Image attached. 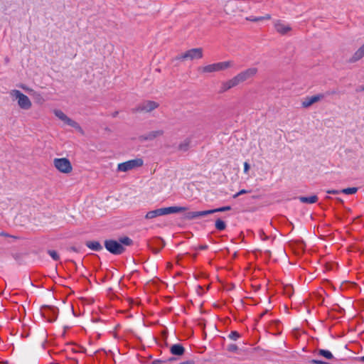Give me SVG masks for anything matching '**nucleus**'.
Returning a JSON list of instances; mask_svg holds the SVG:
<instances>
[{"label": "nucleus", "instance_id": "40", "mask_svg": "<svg viewBox=\"0 0 364 364\" xmlns=\"http://www.w3.org/2000/svg\"><path fill=\"white\" fill-rule=\"evenodd\" d=\"M246 20L247 21H252V22H256V17L249 16V17L246 18Z\"/></svg>", "mask_w": 364, "mask_h": 364}, {"label": "nucleus", "instance_id": "46", "mask_svg": "<svg viewBox=\"0 0 364 364\" xmlns=\"http://www.w3.org/2000/svg\"><path fill=\"white\" fill-rule=\"evenodd\" d=\"M360 360L362 361V362H364V356H362L360 358Z\"/></svg>", "mask_w": 364, "mask_h": 364}, {"label": "nucleus", "instance_id": "25", "mask_svg": "<svg viewBox=\"0 0 364 364\" xmlns=\"http://www.w3.org/2000/svg\"><path fill=\"white\" fill-rule=\"evenodd\" d=\"M215 225V228L218 230H223L226 228L225 223L220 219L216 220Z\"/></svg>", "mask_w": 364, "mask_h": 364}, {"label": "nucleus", "instance_id": "1", "mask_svg": "<svg viewBox=\"0 0 364 364\" xmlns=\"http://www.w3.org/2000/svg\"><path fill=\"white\" fill-rule=\"evenodd\" d=\"M188 208L183 206H172L158 208L154 210L149 211L146 215V219H153L158 216L166 215L173 213H178L186 211Z\"/></svg>", "mask_w": 364, "mask_h": 364}, {"label": "nucleus", "instance_id": "29", "mask_svg": "<svg viewBox=\"0 0 364 364\" xmlns=\"http://www.w3.org/2000/svg\"><path fill=\"white\" fill-rule=\"evenodd\" d=\"M48 254L55 261L60 259L58 252L55 250H48Z\"/></svg>", "mask_w": 364, "mask_h": 364}, {"label": "nucleus", "instance_id": "42", "mask_svg": "<svg viewBox=\"0 0 364 364\" xmlns=\"http://www.w3.org/2000/svg\"><path fill=\"white\" fill-rule=\"evenodd\" d=\"M198 248H199L200 250H205V249H207V248H208V246H207L206 245H200V246H199V247H198Z\"/></svg>", "mask_w": 364, "mask_h": 364}, {"label": "nucleus", "instance_id": "38", "mask_svg": "<svg viewBox=\"0 0 364 364\" xmlns=\"http://www.w3.org/2000/svg\"><path fill=\"white\" fill-rule=\"evenodd\" d=\"M0 235L1 236H4V237H15L14 236H12V235H10L9 234L5 232H0Z\"/></svg>", "mask_w": 364, "mask_h": 364}, {"label": "nucleus", "instance_id": "11", "mask_svg": "<svg viewBox=\"0 0 364 364\" xmlns=\"http://www.w3.org/2000/svg\"><path fill=\"white\" fill-rule=\"evenodd\" d=\"M58 313V309L54 306H43L41 309L42 316L46 318L49 322L55 321Z\"/></svg>", "mask_w": 364, "mask_h": 364}, {"label": "nucleus", "instance_id": "41", "mask_svg": "<svg viewBox=\"0 0 364 364\" xmlns=\"http://www.w3.org/2000/svg\"><path fill=\"white\" fill-rule=\"evenodd\" d=\"M162 363H164V361L161 360H154L152 362V364H161Z\"/></svg>", "mask_w": 364, "mask_h": 364}, {"label": "nucleus", "instance_id": "6", "mask_svg": "<svg viewBox=\"0 0 364 364\" xmlns=\"http://www.w3.org/2000/svg\"><path fill=\"white\" fill-rule=\"evenodd\" d=\"M53 165L58 171L63 173H70L73 170L72 164L67 158L54 159Z\"/></svg>", "mask_w": 364, "mask_h": 364}, {"label": "nucleus", "instance_id": "14", "mask_svg": "<svg viewBox=\"0 0 364 364\" xmlns=\"http://www.w3.org/2000/svg\"><path fill=\"white\" fill-rule=\"evenodd\" d=\"M324 98L323 94H318L316 95L311 96V97H306L301 102V105L303 107H309L313 104L318 102V101L321 100Z\"/></svg>", "mask_w": 364, "mask_h": 364}, {"label": "nucleus", "instance_id": "2", "mask_svg": "<svg viewBox=\"0 0 364 364\" xmlns=\"http://www.w3.org/2000/svg\"><path fill=\"white\" fill-rule=\"evenodd\" d=\"M9 95L12 100L17 102L18 106L21 109L28 110L31 108L32 102L31 100L20 90H11L9 91Z\"/></svg>", "mask_w": 364, "mask_h": 364}, {"label": "nucleus", "instance_id": "36", "mask_svg": "<svg viewBox=\"0 0 364 364\" xmlns=\"http://www.w3.org/2000/svg\"><path fill=\"white\" fill-rule=\"evenodd\" d=\"M250 169V165L247 162L244 163V172L247 173Z\"/></svg>", "mask_w": 364, "mask_h": 364}, {"label": "nucleus", "instance_id": "34", "mask_svg": "<svg viewBox=\"0 0 364 364\" xmlns=\"http://www.w3.org/2000/svg\"><path fill=\"white\" fill-rule=\"evenodd\" d=\"M249 192H250V191H246V190H245V189H242V190H241L240 191H239L238 193H237L236 194H235V195L233 196V198H237L239 196H240V195H242V194H244V193H249Z\"/></svg>", "mask_w": 364, "mask_h": 364}, {"label": "nucleus", "instance_id": "44", "mask_svg": "<svg viewBox=\"0 0 364 364\" xmlns=\"http://www.w3.org/2000/svg\"><path fill=\"white\" fill-rule=\"evenodd\" d=\"M159 252H160V250L153 249V252H154V254H158Z\"/></svg>", "mask_w": 364, "mask_h": 364}, {"label": "nucleus", "instance_id": "15", "mask_svg": "<svg viewBox=\"0 0 364 364\" xmlns=\"http://www.w3.org/2000/svg\"><path fill=\"white\" fill-rule=\"evenodd\" d=\"M364 57V44L362 45L350 58L349 63H354Z\"/></svg>", "mask_w": 364, "mask_h": 364}, {"label": "nucleus", "instance_id": "12", "mask_svg": "<svg viewBox=\"0 0 364 364\" xmlns=\"http://www.w3.org/2000/svg\"><path fill=\"white\" fill-rule=\"evenodd\" d=\"M275 31L281 35H287L291 31V26L282 20H276L274 22Z\"/></svg>", "mask_w": 364, "mask_h": 364}, {"label": "nucleus", "instance_id": "3", "mask_svg": "<svg viewBox=\"0 0 364 364\" xmlns=\"http://www.w3.org/2000/svg\"><path fill=\"white\" fill-rule=\"evenodd\" d=\"M203 56V50L201 48H196L188 50L176 56L175 60L180 62L192 61L201 59Z\"/></svg>", "mask_w": 364, "mask_h": 364}, {"label": "nucleus", "instance_id": "16", "mask_svg": "<svg viewBox=\"0 0 364 364\" xmlns=\"http://www.w3.org/2000/svg\"><path fill=\"white\" fill-rule=\"evenodd\" d=\"M208 215H209L208 210L193 211L186 213L184 218L186 220H193L198 217L206 216Z\"/></svg>", "mask_w": 364, "mask_h": 364}, {"label": "nucleus", "instance_id": "43", "mask_svg": "<svg viewBox=\"0 0 364 364\" xmlns=\"http://www.w3.org/2000/svg\"><path fill=\"white\" fill-rule=\"evenodd\" d=\"M70 250L74 251V252H78V250H77V248L75 247H70Z\"/></svg>", "mask_w": 364, "mask_h": 364}, {"label": "nucleus", "instance_id": "30", "mask_svg": "<svg viewBox=\"0 0 364 364\" xmlns=\"http://www.w3.org/2000/svg\"><path fill=\"white\" fill-rule=\"evenodd\" d=\"M228 337L231 340L236 341L238 338H240V334L237 331H231Z\"/></svg>", "mask_w": 364, "mask_h": 364}, {"label": "nucleus", "instance_id": "33", "mask_svg": "<svg viewBox=\"0 0 364 364\" xmlns=\"http://www.w3.org/2000/svg\"><path fill=\"white\" fill-rule=\"evenodd\" d=\"M34 95H35L36 99L37 100L38 102H44V99L43 98V97L41 96V94L35 93Z\"/></svg>", "mask_w": 364, "mask_h": 364}, {"label": "nucleus", "instance_id": "19", "mask_svg": "<svg viewBox=\"0 0 364 364\" xmlns=\"http://www.w3.org/2000/svg\"><path fill=\"white\" fill-rule=\"evenodd\" d=\"M198 71L201 74L215 73L217 72L215 63L200 67L198 68Z\"/></svg>", "mask_w": 364, "mask_h": 364}, {"label": "nucleus", "instance_id": "17", "mask_svg": "<svg viewBox=\"0 0 364 364\" xmlns=\"http://www.w3.org/2000/svg\"><path fill=\"white\" fill-rule=\"evenodd\" d=\"M164 134V131L163 130H154V131H151V132H148L147 134H146L145 135L142 136L141 138L144 139V140H153L157 137H159V136H161L162 135Z\"/></svg>", "mask_w": 364, "mask_h": 364}, {"label": "nucleus", "instance_id": "35", "mask_svg": "<svg viewBox=\"0 0 364 364\" xmlns=\"http://www.w3.org/2000/svg\"><path fill=\"white\" fill-rule=\"evenodd\" d=\"M310 362L313 364H327L326 362L319 360H311Z\"/></svg>", "mask_w": 364, "mask_h": 364}, {"label": "nucleus", "instance_id": "4", "mask_svg": "<svg viewBox=\"0 0 364 364\" xmlns=\"http://www.w3.org/2000/svg\"><path fill=\"white\" fill-rule=\"evenodd\" d=\"M143 165V159L141 158H136L118 164L117 171L118 172H127L141 167Z\"/></svg>", "mask_w": 364, "mask_h": 364}, {"label": "nucleus", "instance_id": "26", "mask_svg": "<svg viewBox=\"0 0 364 364\" xmlns=\"http://www.w3.org/2000/svg\"><path fill=\"white\" fill-rule=\"evenodd\" d=\"M318 354L320 355L325 357L327 359H332L333 358V354L329 350H323V349L319 350Z\"/></svg>", "mask_w": 364, "mask_h": 364}, {"label": "nucleus", "instance_id": "28", "mask_svg": "<svg viewBox=\"0 0 364 364\" xmlns=\"http://www.w3.org/2000/svg\"><path fill=\"white\" fill-rule=\"evenodd\" d=\"M358 188L353 187V188H344L341 191V193H345V194H354L357 192Z\"/></svg>", "mask_w": 364, "mask_h": 364}, {"label": "nucleus", "instance_id": "45", "mask_svg": "<svg viewBox=\"0 0 364 364\" xmlns=\"http://www.w3.org/2000/svg\"><path fill=\"white\" fill-rule=\"evenodd\" d=\"M20 87H21V88H22V89H23V90H28V88H26V86H24L23 85H20Z\"/></svg>", "mask_w": 364, "mask_h": 364}, {"label": "nucleus", "instance_id": "8", "mask_svg": "<svg viewBox=\"0 0 364 364\" xmlns=\"http://www.w3.org/2000/svg\"><path fill=\"white\" fill-rule=\"evenodd\" d=\"M53 113L59 119L63 121L65 124L69 125L71 127H73L80 132H82V128L80 126V124L75 121L68 117L63 111L60 109H54Z\"/></svg>", "mask_w": 364, "mask_h": 364}, {"label": "nucleus", "instance_id": "13", "mask_svg": "<svg viewBox=\"0 0 364 364\" xmlns=\"http://www.w3.org/2000/svg\"><path fill=\"white\" fill-rule=\"evenodd\" d=\"M240 85L236 76L222 82L220 92L223 93Z\"/></svg>", "mask_w": 364, "mask_h": 364}, {"label": "nucleus", "instance_id": "27", "mask_svg": "<svg viewBox=\"0 0 364 364\" xmlns=\"http://www.w3.org/2000/svg\"><path fill=\"white\" fill-rule=\"evenodd\" d=\"M119 243L123 246V245L127 246H130L132 244V240L128 237H124L119 239Z\"/></svg>", "mask_w": 364, "mask_h": 364}, {"label": "nucleus", "instance_id": "21", "mask_svg": "<svg viewBox=\"0 0 364 364\" xmlns=\"http://www.w3.org/2000/svg\"><path fill=\"white\" fill-rule=\"evenodd\" d=\"M85 245L88 248L94 251H100L103 248L98 241H87Z\"/></svg>", "mask_w": 364, "mask_h": 364}, {"label": "nucleus", "instance_id": "37", "mask_svg": "<svg viewBox=\"0 0 364 364\" xmlns=\"http://www.w3.org/2000/svg\"><path fill=\"white\" fill-rule=\"evenodd\" d=\"M326 192H327V193H329V194H338L341 191H337V190H328Z\"/></svg>", "mask_w": 364, "mask_h": 364}, {"label": "nucleus", "instance_id": "23", "mask_svg": "<svg viewBox=\"0 0 364 364\" xmlns=\"http://www.w3.org/2000/svg\"><path fill=\"white\" fill-rule=\"evenodd\" d=\"M299 200L305 203H315L318 200V197L316 196H311L310 197L301 196L299 197Z\"/></svg>", "mask_w": 364, "mask_h": 364}, {"label": "nucleus", "instance_id": "5", "mask_svg": "<svg viewBox=\"0 0 364 364\" xmlns=\"http://www.w3.org/2000/svg\"><path fill=\"white\" fill-rule=\"evenodd\" d=\"M159 104L157 102L151 100H146L139 104L135 108L132 109L133 113H149L158 108Z\"/></svg>", "mask_w": 364, "mask_h": 364}, {"label": "nucleus", "instance_id": "9", "mask_svg": "<svg viewBox=\"0 0 364 364\" xmlns=\"http://www.w3.org/2000/svg\"><path fill=\"white\" fill-rule=\"evenodd\" d=\"M53 113L59 119L63 121L65 124L69 125L71 127H73L80 132H82V128L80 126V124L75 121L68 117L63 111L60 109H54Z\"/></svg>", "mask_w": 364, "mask_h": 364}, {"label": "nucleus", "instance_id": "24", "mask_svg": "<svg viewBox=\"0 0 364 364\" xmlns=\"http://www.w3.org/2000/svg\"><path fill=\"white\" fill-rule=\"evenodd\" d=\"M230 210H231L230 206H224V207H221V208H215V209L208 210V213L210 215V214H213L215 213L225 212V211H228Z\"/></svg>", "mask_w": 364, "mask_h": 364}, {"label": "nucleus", "instance_id": "22", "mask_svg": "<svg viewBox=\"0 0 364 364\" xmlns=\"http://www.w3.org/2000/svg\"><path fill=\"white\" fill-rule=\"evenodd\" d=\"M191 140L189 139H186L183 141H181L178 146V150L182 152L187 151L190 148Z\"/></svg>", "mask_w": 364, "mask_h": 364}, {"label": "nucleus", "instance_id": "31", "mask_svg": "<svg viewBox=\"0 0 364 364\" xmlns=\"http://www.w3.org/2000/svg\"><path fill=\"white\" fill-rule=\"evenodd\" d=\"M271 18H272V16L270 14H266L264 16L256 17V22L260 21H264V20H269V19H271Z\"/></svg>", "mask_w": 364, "mask_h": 364}, {"label": "nucleus", "instance_id": "7", "mask_svg": "<svg viewBox=\"0 0 364 364\" xmlns=\"http://www.w3.org/2000/svg\"><path fill=\"white\" fill-rule=\"evenodd\" d=\"M105 247L107 251L113 255H121L125 250V248L121 243L114 240H106L105 241Z\"/></svg>", "mask_w": 364, "mask_h": 364}, {"label": "nucleus", "instance_id": "18", "mask_svg": "<svg viewBox=\"0 0 364 364\" xmlns=\"http://www.w3.org/2000/svg\"><path fill=\"white\" fill-rule=\"evenodd\" d=\"M216 66V70L217 72L225 70L233 66V62L228 60V61H223V62H219L215 63Z\"/></svg>", "mask_w": 364, "mask_h": 364}, {"label": "nucleus", "instance_id": "20", "mask_svg": "<svg viewBox=\"0 0 364 364\" xmlns=\"http://www.w3.org/2000/svg\"><path fill=\"white\" fill-rule=\"evenodd\" d=\"M170 351L173 355H182L185 352V349L181 344H174L171 347Z\"/></svg>", "mask_w": 364, "mask_h": 364}, {"label": "nucleus", "instance_id": "32", "mask_svg": "<svg viewBox=\"0 0 364 364\" xmlns=\"http://www.w3.org/2000/svg\"><path fill=\"white\" fill-rule=\"evenodd\" d=\"M238 349L237 346L235 344H230L228 347V350L230 352H235Z\"/></svg>", "mask_w": 364, "mask_h": 364}, {"label": "nucleus", "instance_id": "39", "mask_svg": "<svg viewBox=\"0 0 364 364\" xmlns=\"http://www.w3.org/2000/svg\"><path fill=\"white\" fill-rule=\"evenodd\" d=\"M179 364H195V361L193 360H186V361H184V362H182Z\"/></svg>", "mask_w": 364, "mask_h": 364}, {"label": "nucleus", "instance_id": "10", "mask_svg": "<svg viewBox=\"0 0 364 364\" xmlns=\"http://www.w3.org/2000/svg\"><path fill=\"white\" fill-rule=\"evenodd\" d=\"M258 73V68L255 67L249 68L240 73H237L235 76L240 84L253 78Z\"/></svg>", "mask_w": 364, "mask_h": 364}]
</instances>
